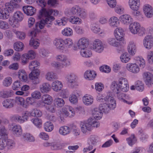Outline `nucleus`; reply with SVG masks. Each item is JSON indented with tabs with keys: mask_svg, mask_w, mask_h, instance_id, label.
Masks as SVG:
<instances>
[{
	"mask_svg": "<svg viewBox=\"0 0 153 153\" xmlns=\"http://www.w3.org/2000/svg\"><path fill=\"white\" fill-rule=\"evenodd\" d=\"M11 95V91L9 90H3L0 91V97L4 98L10 97Z\"/></svg>",
	"mask_w": 153,
	"mask_h": 153,
	"instance_id": "obj_39",
	"label": "nucleus"
},
{
	"mask_svg": "<svg viewBox=\"0 0 153 153\" xmlns=\"http://www.w3.org/2000/svg\"><path fill=\"white\" fill-rule=\"evenodd\" d=\"M31 116L34 117H40L42 115V112L36 108H34L31 111Z\"/></svg>",
	"mask_w": 153,
	"mask_h": 153,
	"instance_id": "obj_58",
	"label": "nucleus"
},
{
	"mask_svg": "<svg viewBox=\"0 0 153 153\" xmlns=\"http://www.w3.org/2000/svg\"><path fill=\"white\" fill-rule=\"evenodd\" d=\"M16 102L19 105H21L24 108H27V106L25 104V100L24 99L20 97H16Z\"/></svg>",
	"mask_w": 153,
	"mask_h": 153,
	"instance_id": "obj_51",
	"label": "nucleus"
},
{
	"mask_svg": "<svg viewBox=\"0 0 153 153\" xmlns=\"http://www.w3.org/2000/svg\"><path fill=\"white\" fill-rule=\"evenodd\" d=\"M103 46L102 42L99 39H96L94 42L92 49L95 52L101 53L103 50Z\"/></svg>",
	"mask_w": 153,
	"mask_h": 153,
	"instance_id": "obj_10",
	"label": "nucleus"
},
{
	"mask_svg": "<svg viewBox=\"0 0 153 153\" xmlns=\"http://www.w3.org/2000/svg\"><path fill=\"white\" fill-rule=\"evenodd\" d=\"M117 94V97L119 100L127 103V102L125 100L126 95L125 94L120 91L116 93Z\"/></svg>",
	"mask_w": 153,
	"mask_h": 153,
	"instance_id": "obj_52",
	"label": "nucleus"
},
{
	"mask_svg": "<svg viewBox=\"0 0 153 153\" xmlns=\"http://www.w3.org/2000/svg\"><path fill=\"white\" fill-rule=\"evenodd\" d=\"M71 13L72 14L79 16L82 19H85L87 16L86 10L77 5L71 8Z\"/></svg>",
	"mask_w": 153,
	"mask_h": 153,
	"instance_id": "obj_7",
	"label": "nucleus"
},
{
	"mask_svg": "<svg viewBox=\"0 0 153 153\" xmlns=\"http://www.w3.org/2000/svg\"><path fill=\"white\" fill-rule=\"evenodd\" d=\"M101 106H102V104H100L99 108H95L92 111L93 117H92L95 119L96 121L101 119L102 117V112L105 113L103 109H100V107Z\"/></svg>",
	"mask_w": 153,
	"mask_h": 153,
	"instance_id": "obj_11",
	"label": "nucleus"
},
{
	"mask_svg": "<svg viewBox=\"0 0 153 153\" xmlns=\"http://www.w3.org/2000/svg\"><path fill=\"white\" fill-rule=\"evenodd\" d=\"M128 3L130 8L133 10L139 9L140 6V0H129Z\"/></svg>",
	"mask_w": 153,
	"mask_h": 153,
	"instance_id": "obj_21",
	"label": "nucleus"
},
{
	"mask_svg": "<svg viewBox=\"0 0 153 153\" xmlns=\"http://www.w3.org/2000/svg\"><path fill=\"white\" fill-rule=\"evenodd\" d=\"M40 90L42 93H48L51 90V85L48 83H44L40 86Z\"/></svg>",
	"mask_w": 153,
	"mask_h": 153,
	"instance_id": "obj_33",
	"label": "nucleus"
},
{
	"mask_svg": "<svg viewBox=\"0 0 153 153\" xmlns=\"http://www.w3.org/2000/svg\"><path fill=\"white\" fill-rule=\"evenodd\" d=\"M70 22L73 24H80L82 22L80 19L76 16H72L70 19Z\"/></svg>",
	"mask_w": 153,
	"mask_h": 153,
	"instance_id": "obj_53",
	"label": "nucleus"
},
{
	"mask_svg": "<svg viewBox=\"0 0 153 153\" xmlns=\"http://www.w3.org/2000/svg\"><path fill=\"white\" fill-rule=\"evenodd\" d=\"M82 101L85 105H90L92 104L93 102V97L91 95L86 94L83 97Z\"/></svg>",
	"mask_w": 153,
	"mask_h": 153,
	"instance_id": "obj_30",
	"label": "nucleus"
},
{
	"mask_svg": "<svg viewBox=\"0 0 153 153\" xmlns=\"http://www.w3.org/2000/svg\"><path fill=\"white\" fill-rule=\"evenodd\" d=\"M8 133L7 130L4 126H2L0 127V136L1 137L4 138H7Z\"/></svg>",
	"mask_w": 153,
	"mask_h": 153,
	"instance_id": "obj_49",
	"label": "nucleus"
},
{
	"mask_svg": "<svg viewBox=\"0 0 153 153\" xmlns=\"http://www.w3.org/2000/svg\"><path fill=\"white\" fill-rule=\"evenodd\" d=\"M13 133L17 136H20L22 133V130L21 126L19 125H12L10 127Z\"/></svg>",
	"mask_w": 153,
	"mask_h": 153,
	"instance_id": "obj_16",
	"label": "nucleus"
},
{
	"mask_svg": "<svg viewBox=\"0 0 153 153\" xmlns=\"http://www.w3.org/2000/svg\"><path fill=\"white\" fill-rule=\"evenodd\" d=\"M62 112L65 116L70 117H73L75 115L74 109L68 105L65 106L63 108Z\"/></svg>",
	"mask_w": 153,
	"mask_h": 153,
	"instance_id": "obj_14",
	"label": "nucleus"
},
{
	"mask_svg": "<svg viewBox=\"0 0 153 153\" xmlns=\"http://www.w3.org/2000/svg\"><path fill=\"white\" fill-rule=\"evenodd\" d=\"M126 68L129 71L136 74L139 72V68L136 63H128L126 65Z\"/></svg>",
	"mask_w": 153,
	"mask_h": 153,
	"instance_id": "obj_17",
	"label": "nucleus"
},
{
	"mask_svg": "<svg viewBox=\"0 0 153 153\" xmlns=\"http://www.w3.org/2000/svg\"><path fill=\"white\" fill-rule=\"evenodd\" d=\"M122 23L126 25H128L132 22L133 19L130 15L124 14L121 15L119 18Z\"/></svg>",
	"mask_w": 153,
	"mask_h": 153,
	"instance_id": "obj_22",
	"label": "nucleus"
},
{
	"mask_svg": "<svg viewBox=\"0 0 153 153\" xmlns=\"http://www.w3.org/2000/svg\"><path fill=\"white\" fill-rule=\"evenodd\" d=\"M91 28L94 33H97L100 31V28L98 25L96 23L92 24L91 26Z\"/></svg>",
	"mask_w": 153,
	"mask_h": 153,
	"instance_id": "obj_64",
	"label": "nucleus"
},
{
	"mask_svg": "<svg viewBox=\"0 0 153 153\" xmlns=\"http://www.w3.org/2000/svg\"><path fill=\"white\" fill-rule=\"evenodd\" d=\"M73 44L72 40L70 38H68L64 40V51L66 52L68 48H71Z\"/></svg>",
	"mask_w": 153,
	"mask_h": 153,
	"instance_id": "obj_32",
	"label": "nucleus"
},
{
	"mask_svg": "<svg viewBox=\"0 0 153 153\" xmlns=\"http://www.w3.org/2000/svg\"><path fill=\"white\" fill-rule=\"evenodd\" d=\"M136 63L139 65L140 66L143 68L144 67L145 65V61L144 59L140 57H137L136 59Z\"/></svg>",
	"mask_w": 153,
	"mask_h": 153,
	"instance_id": "obj_59",
	"label": "nucleus"
},
{
	"mask_svg": "<svg viewBox=\"0 0 153 153\" xmlns=\"http://www.w3.org/2000/svg\"><path fill=\"white\" fill-rule=\"evenodd\" d=\"M40 72L39 69H36L32 71L29 74V77L31 81L32 84L36 85L40 82L39 79Z\"/></svg>",
	"mask_w": 153,
	"mask_h": 153,
	"instance_id": "obj_8",
	"label": "nucleus"
},
{
	"mask_svg": "<svg viewBox=\"0 0 153 153\" xmlns=\"http://www.w3.org/2000/svg\"><path fill=\"white\" fill-rule=\"evenodd\" d=\"M54 126L51 122L47 121L44 124V128L45 131L50 132L52 131L53 128Z\"/></svg>",
	"mask_w": 153,
	"mask_h": 153,
	"instance_id": "obj_44",
	"label": "nucleus"
},
{
	"mask_svg": "<svg viewBox=\"0 0 153 153\" xmlns=\"http://www.w3.org/2000/svg\"><path fill=\"white\" fill-rule=\"evenodd\" d=\"M131 32L133 34H138L140 36L145 34V29L143 27H141L140 24L136 22L131 24L129 25Z\"/></svg>",
	"mask_w": 153,
	"mask_h": 153,
	"instance_id": "obj_5",
	"label": "nucleus"
},
{
	"mask_svg": "<svg viewBox=\"0 0 153 153\" xmlns=\"http://www.w3.org/2000/svg\"><path fill=\"white\" fill-rule=\"evenodd\" d=\"M56 59L61 62V64L63 66L67 67L70 65V62L68 61L67 57L64 55H61L57 56Z\"/></svg>",
	"mask_w": 153,
	"mask_h": 153,
	"instance_id": "obj_27",
	"label": "nucleus"
},
{
	"mask_svg": "<svg viewBox=\"0 0 153 153\" xmlns=\"http://www.w3.org/2000/svg\"><path fill=\"white\" fill-rule=\"evenodd\" d=\"M117 82L113 81L112 82L111 85V89L114 93H116L119 91H120Z\"/></svg>",
	"mask_w": 153,
	"mask_h": 153,
	"instance_id": "obj_46",
	"label": "nucleus"
},
{
	"mask_svg": "<svg viewBox=\"0 0 153 153\" xmlns=\"http://www.w3.org/2000/svg\"><path fill=\"white\" fill-rule=\"evenodd\" d=\"M108 42L109 45L114 47H118L120 45L119 43L114 38H109L108 40Z\"/></svg>",
	"mask_w": 153,
	"mask_h": 153,
	"instance_id": "obj_54",
	"label": "nucleus"
},
{
	"mask_svg": "<svg viewBox=\"0 0 153 153\" xmlns=\"http://www.w3.org/2000/svg\"><path fill=\"white\" fill-rule=\"evenodd\" d=\"M59 14V12L56 10L52 9H46L42 8L40 11L39 17L41 18L44 16L46 18L45 19L41 20L35 24L34 30L31 31L30 34L34 37L36 36V32H39L40 29H42L44 27L49 28L52 25V21L55 19V18L52 16H56Z\"/></svg>",
	"mask_w": 153,
	"mask_h": 153,
	"instance_id": "obj_1",
	"label": "nucleus"
},
{
	"mask_svg": "<svg viewBox=\"0 0 153 153\" xmlns=\"http://www.w3.org/2000/svg\"><path fill=\"white\" fill-rule=\"evenodd\" d=\"M143 10L145 16L148 18L152 17L153 15V9L149 4H146L143 7Z\"/></svg>",
	"mask_w": 153,
	"mask_h": 153,
	"instance_id": "obj_15",
	"label": "nucleus"
},
{
	"mask_svg": "<svg viewBox=\"0 0 153 153\" xmlns=\"http://www.w3.org/2000/svg\"><path fill=\"white\" fill-rule=\"evenodd\" d=\"M54 105L57 107H61L63 106L65 104L64 100L61 98H56L54 100Z\"/></svg>",
	"mask_w": 153,
	"mask_h": 153,
	"instance_id": "obj_43",
	"label": "nucleus"
},
{
	"mask_svg": "<svg viewBox=\"0 0 153 153\" xmlns=\"http://www.w3.org/2000/svg\"><path fill=\"white\" fill-rule=\"evenodd\" d=\"M40 63L37 61H33L30 62L29 65V69L33 71V70L37 69H35V68L37 67L39 65Z\"/></svg>",
	"mask_w": 153,
	"mask_h": 153,
	"instance_id": "obj_48",
	"label": "nucleus"
},
{
	"mask_svg": "<svg viewBox=\"0 0 153 153\" xmlns=\"http://www.w3.org/2000/svg\"><path fill=\"white\" fill-rule=\"evenodd\" d=\"M81 55L83 57H89L91 56V51L88 50L87 48L84 49H80Z\"/></svg>",
	"mask_w": 153,
	"mask_h": 153,
	"instance_id": "obj_41",
	"label": "nucleus"
},
{
	"mask_svg": "<svg viewBox=\"0 0 153 153\" xmlns=\"http://www.w3.org/2000/svg\"><path fill=\"white\" fill-rule=\"evenodd\" d=\"M96 75V73L93 70H88L85 73L84 76L87 80H92L95 78Z\"/></svg>",
	"mask_w": 153,
	"mask_h": 153,
	"instance_id": "obj_24",
	"label": "nucleus"
},
{
	"mask_svg": "<svg viewBox=\"0 0 153 153\" xmlns=\"http://www.w3.org/2000/svg\"><path fill=\"white\" fill-rule=\"evenodd\" d=\"M39 40L38 39H35L32 36L30 41V45L33 47L34 48L36 49L39 46Z\"/></svg>",
	"mask_w": 153,
	"mask_h": 153,
	"instance_id": "obj_40",
	"label": "nucleus"
},
{
	"mask_svg": "<svg viewBox=\"0 0 153 153\" xmlns=\"http://www.w3.org/2000/svg\"><path fill=\"white\" fill-rule=\"evenodd\" d=\"M118 85L119 88L123 91L126 92L128 90V83L126 78L123 77L120 78L118 80Z\"/></svg>",
	"mask_w": 153,
	"mask_h": 153,
	"instance_id": "obj_9",
	"label": "nucleus"
},
{
	"mask_svg": "<svg viewBox=\"0 0 153 153\" xmlns=\"http://www.w3.org/2000/svg\"><path fill=\"white\" fill-rule=\"evenodd\" d=\"M18 76L19 79L21 81L26 82L27 80V75L25 71L23 69L19 70Z\"/></svg>",
	"mask_w": 153,
	"mask_h": 153,
	"instance_id": "obj_31",
	"label": "nucleus"
},
{
	"mask_svg": "<svg viewBox=\"0 0 153 153\" xmlns=\"http://www.w3.org/2000/svg\"><path fill=\"white\" fill-rule=\"evenodd\" d=\"M19 5L10 1L6 3L5 8H2L0 11V19H7L9 15V13L13 11L15 8L18 7Z\"/></svg>",
	"mask_w": 153,
	"mask_h": 153,
	"instance_id": "obj_3",
	"label": "nucleus"
},
{
	"mask_svg": "<svg viewBox=\"0 0 153 153\" xmlns=\"http://www.w3.org/2000/svg\"><path fill=\"white\" fill-rule=\"evenodd\" d=\"M65 78L68 82L71 84V87L74 88V85L72 86V85L75 84L77 81L76 75L74 73H69L66 75Z\"/></svg>",
	"mask_w": 153,
	"mask_h": 153,
	"instance_id": "obj_13",
	"label": "nucleus"
},
{
	"mask_svg": "<svg viewBox=\"0 0 153 153\" xmlns=\"http://www.w3.org/2000/svg\"><path fill=\"white\" fill-rule=\"evenodd\" d=\"M52 88L56 92L59 91L62 88L63 85L62 82L58 80L53 81L52 84Z\"/></svg>",
	"mask_w": 153,
	"mask_h": 153,
	"instance_id": "obj_28",
	"label": "nucleus"
},
{
	"mask_svg": "<svg viewBox=\"0 0 153 153\" xmlns=\"http://www.w3.org/2000/svg\"><path fill=\"white\" fill-rule=\"evenodd\" d=\"M13 119L15 122H17L19 123H24V120H23L22 117L19 116L18 115H15L13 117Z\"/></svg>",
	"mask_w": 153,
	"mask_h": 153,
	"instance_id": "obj_63",
	"label": "nucleus"
},
{
	"mask_svg": "<svg viewBox=\"0 0 153 153\" xmlns=\"http://www.w3.org/2000/svg\"><path fill=\"white\" fill-rule=\"evenodd\" d=\"M143 44L146 49H151L153 46V37L151 35L146 36L143 39Z\"/></svg>",
	"mask_w": 153,
	"mask_h": 153,
	"instance_id": "obj_12",
	"label": "nucleus"
},
{
	"mask_svg": "<svg viewBox=\"0 0 153 153\" xmlns=\"http://www.w3.org/2000/svg\"><path fill=\"white\" fill-rule=\"evenodd\" d=\"M71 131L70 128L66 126L61 127L59 130V133L63 135H65L69 134Z\"/></svg>",
	"mask_w": 153,
	"mask_h": 153,
	"instance_id": "obj_38",
	"label": "nucleus"
},
{
	"mask_svg": "<svg viewBox=\"0 0 153 153\" xmlns=\"http://www.w3.org/2000/svg\"><path fill=\"white\" fill-rule=\"evenodd\" d=\"M89 44L88 40L85 38L80 39L77 43V46L80 49L87 48Z\"/></svg>",
	"mask_w": 153,
	"mask_h": 153,
	"instance_id": "obj_23",
	"label": "nucleus"
},
{
	"mask_svg": "<svg viewBox=\"0 0 153 153\" xmlns=\"http://www.w3.org/2000/svg\"><path fill=\"white\" fill-rule=\"evenodd\" d=\"M108 23L110 26L113 28L117 27L120 23L118 19L115 16L111 17L109 19Z\"/></svg>",
	"mask_w": 153,
	"mask_h": 153,
	"instance_id": "obj_29",
	"label": "nucleus"
},
{
	"mask_svg": "<svg viewBox=\"0 0 153 153\" xmlns=\"http://www.w3.org/2000/svg\"><path fill=\"white\" fill-rule=\"evenodd\" d=\"M42 100L44 103L48 105L52 103L53 100L50 95L44 94L42 96Z\"/></svg>",
	"mask_w": 153,
	"mask_h": 153,
	"instance_id": "obj_36",
	"label": "nucleus"
},
{
	"mask_svg": "<svg viewBox=\"0 0 153 153\" xmlns=\"http://www.w3.org/2000/svg\"><path fill=\"white\" fill-rule=\"evenodd\" d=\"M14 100L13 99H9L3 101L2 104L4 107L6 108H10L13 106Z\"/></svg>",
	"mask_w": 153,
	"mask_h": 153,
	"instance_id": "obj_35",
	"label": "nucleus"
},
{
	"mask_svg": "<svg viewBox=\"0 0 153 153\" xmlns=\"http://www.w3.org/2000/svg\"><path fill=\"white\" fill-rule=\"evenodd\" d=\"M136 46L135 44L133 42H129L128 47V50L129 54L132 55L135 54L136 52Z\"/></svg>",
	"mask_w": 153,
	"mask_h": 153,
	"instance_id": "obj_34",
	"label": "nucleus"
},
{
	"mask_svg": "<svg viewBox=\"0 0 153 153\" xmlns=\"http://www.w3.org/2000/svg\"><path fill=\"white\" fill-rule=\"evenodd\" d=\"M79 91L78 90L74 91L72 94L69 97V100L71 103L74 104L77 102V97L79 96Z\"/></svg>",
	"mask_w": 153,
	"mask_h": 153,
	"instance_id": "obj_25",
	"label": "nucleus"
},
{
	"mask_svg": "<svg viewBox=\"0 0 153 153\" xmlns=\"http://www.w3.org/2000/svg\"><path fill=\"white\" fill-rule=\"evenodd\" d=\"M12 82V80L11 77H7L6 78L3 80V85L5 87H7L10 86Z\"/></svg>",
	"mask_w": 153,
	"mask_h": 153,
	"instance_id": "obj_56",
	"label": "nucleus"
},
{
	"mask_svg": "<svg viewBox=\"0 0 153 153\" xmlns=\"http://www.w3.org/2000/svg\"><path fill=\"white\" fill-rule=\"evenodd\" d=\"M98 136L95 135H91L88 139L86 143V147L84 148L83 149V153H86L92 150L98 142Z\"/></svg>",
	"mask_w": 153,
	"mask_h": 153,
	"instance_id": "obj_6",
	"label": "nucleus"
},
{
	"mask_svg": "<svg viewBox=\"0 0 153 153\" xmlns=\"http://www.w3.org/2000/svg\"><path fill=\"white\" fill-rule=\"evenodd\" d=\"M13 47L16 51H21L23 49L24 45L21 42H17L14 43Z\"/></svg>",
	"mask_w": 153,
	"mask_h": 153,
	"instance_id": "obj_45",
	"label": "nucleus"
},
{
	"mask_svg": "<svg viewBox=\"0 0 153 153\" xmlns=\"http://www.w3.org/2000/svg\"><path fill=\"white\" fill-rule=\"evenodd\" d=\"M46 77V79L48 81H52L57 78L56 74L52 72L47 73Z\"/></svg>",
	"mask_w": 153,
	"mask_h": 153,
	"instance_id": "obj_50",
	"label": "nucleus"
},
{
	"mask_svg": "<svg viewBox=\"0 0 153 153\" xmlns=\"http://www.w3.org/2000/svg\"><path fill=\"white\" fill-rule=\"evenodd\" d=\"M53 44L57 49L64 51V40L62 39L59 38L55 39L53 41Z\"/></svg>",
	"mask_w": 153,
	"mask_h": 153,
	"instance_id": "obj_18",
	"label": "nucleus"
},
{
	"mask_svg": "<svg viewBox=\"0 0 153 153\" xmlns=\"http://www.w3.org/2000/svg\"><path fill=\"white\" fill-rule=\"evenodd\" d=\"M31 121L37 127L39 128L42 125V120L39 118H34L32 119Z\"/></svg>",
	"mask_w": 153,
	"mask_h": 153,
	"instance_id": "obj_55",
	"label": "nucleus"
},
{
	"mask_svg": "<svg viewBox=\"0 0 153 153\" xmlns=\"http://www.w3.org/2000/svg\"><path fill=\"white\" fill-rule=\"evenodd\" d=\"M15 143L14 141L8 139L6 142V146L9 149H12L14 148L15 146Z\"/></svg>",
	"mask_w": 153,
	"mask_h": 153,
	"instance_id": "obj_60",
	"label": "nucleus"
},
{
	"mask_svg": "<svg viewBox=\"0 0 153 153\" xmlns=\"http://www.w3.org/2000/svg\"><path fill=\"white\" fill-rule=\"evenodd\" d=\"M62 33L64 36H70L73 35V31L70 28L67 27L62 31Z\"/></svg>",
	"mask_w": 153,
	"mask_h": 153,
	"instance_id": "obj_47",
	"label": "nucleus"
},
{
	"mask_svg": "<svg viewBox=\"0 0 153 153\" xmlns=\"http://www.w3.org/2000/svg\"><path fill=\"white\" fill-rule=\"evenodd\" d=\"M23 138L24 140H26L29 142H33L35 141L34 137L29 133H24L22 135Z\"/></svg>",
	"mask_w": 153,
	"mask_h": 153,
	"instance_id": "obj_42",
	"label": "nucleus"
},
{
	"mask_svg": "<svg viewBox=\"0 0 153 153\" xmlns=\"http://www.w3.org/2000/svg\"><path fill=\"white\" fill-rule=\"evenodd\" d=\"M144 78L146 85L150 86L152 84H153V75L149 72L144 73Z\"/></svg>",
	"mask_w": 153,
	"mask_h": 153,
	"instance_id": "obj_20",
	"label": "nucleus"
},
{
	"mask_svg": "<svg viewBox=\"0 0 153 153\" xmlns=\"http://www.w3.org/2000/svg\"><path fill=\"white\" fill-rule=\"evenodd\" d=\"M14 20L17 22H21L23 19L24 16L22 13L20 11H17L14 14Z\"/></svg>",
	"mask_w": 153,
	"mask_h": 153,
	"instance_id": "obj_37",
	"label": "nucleus"
},
{
	"mask_svg": "<svg viewBox=\"0 0 153 153\" xmlns=\"http://www.w3.org/2000/svg\"><path fill=\"white\" fill-rule=\"evenodd\" d=\"M120 59L121 61L124 63H126L130 60V58L128 57V55L126 53L122 54L120 56Z\"/></svg>",
	"mask_w": 153,
	"mask_h": 153,
	"instance_id": "obj_61",
	"label": "nucleus"
},
{
	"mask_svg": "<svg viewBox=\"0 0 153 153\" xmlns=\"http://www.w3.org/2000/svg\"><path fill=\"white\" fill-rule=\"evenodd\" d=\"M97 100L100 102H102V106L100 107L101 109H103L105 113H108L110 110L114 109L116 107V102L114 98L108 95L104 97L100 95L97 96Z\"/></svg>",
	"mask_w": 153,
	"mask_h": 153,
	"instance_id": "obj_2",
	"label": "nucleus"
},
{
	"mask_svg": "<svg viewBox=\"0 0 153 153\" xmlns=\"http://www.w3.org/2000/svg\"><path fill=\"white\" fill-rule=\"evenodd\" d=\"M22 9L24 13L27 16H32L35 13L36 9L32 6H25L23 7Z\"/></svg>",
	"mask_w": 153,
	"mask_h": 153,
	"instance_id": "obj_19",
	"label": "nucleus"
},
{
	"mask_svg": "<svg viewBox=\"0 0 153 153\" xmlns=\"http://www.w3.org/2000/svg\"><path fill=\"white\" fill-rule=\"evenodd\" d=\"M100 70L103 72L108 73L111 71L110 68L107 65H103L100 68Z\"/></svg>",
	"mask_w": 153,
	"mask_h": 153,
	"instance_id": "obj_62",
	"label": "nucleus"
},
{
	"mask_svg": "<svg viewBox=\"0 0 153 153\" xmlns=\"http://www.w3.org/2000/svg\"><path fill=\"white\" fill-rule=\"evenodd\" d=\"M114 34L117 40L122 41L124 36L123 30L120 27L116 28L114 30Z\"/></svg>",
	"mask_w": 153,
	"mask_h": 153,
	"instance_id": "obj_26",
	"label": "nucleus"
},
{
	"mask_svg": "<svg viewBox=\"0 0 153 153\" xmlns=\"http://www.w3.org/2000/svg\"><path fill=\"white\" fill-rule=\"evenodd\" d=\"M99 125L100 123L92 117L89 118L85 122H81L80 124L81 131L84 134L90 131L93 127L97 128Z\"/></svg>",
	"mask_w": 153,
	"mask_h": 153,
	"instance_id": "obj_4",
	"label": "nucleus"
},
{
	"mask_svg": "<svg viewBox=\"0 0 153 153\" xmlns=\"http://www.w3.org/2000/svg\"><path fill=\"white\" fill-rule=\"evenodd\" d=\"M135 88L136 89L139 91H142L144 89V87L142 82L140 81H137L135 83Z\"/></svg>",
	"mask_w": 153,
	"mask_h": 153,
	"instance_id": "obj_57",
	"label": "nucleus"
}]
</instances>
